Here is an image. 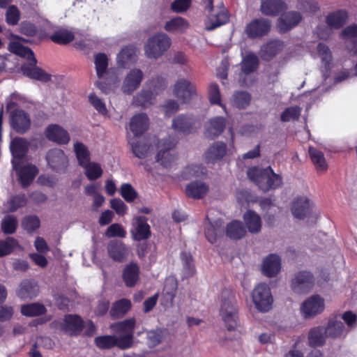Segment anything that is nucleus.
I'll list each match as a JSON object with an SVG mask.
<instances>
[{
	"label": "nucleus",
	"instance_id": "obj_1",
	"mask_svg": "<svg viewBox=\"0 0 357 357\" xmlns=\"http://www.w3.org/2000/svg\"><path fill=\"white\" fill-rule=\"evenodd\" d=\"M7 38L10 40L8 46V50L20 57L26 59L29 61L28 63H24L21 66L23 75L30 79L42 82L50 81L51 75L36 66L37 60L33 51L21 43L22 41H24V39L13 33H8Z\"/></svg>",
	"mask_w": 357,
	"mask_h": 357
},
{
	"label": "nucleus",
	"instance_id": "obj_2",
	"mask_svg": "<svg viewBox=\"0 0 357 357\" xmlns=\"http://www.w3.org/2000/svg\"><path fill=\"white\" fill-rule=\"evenodd\" d=\"M247 174L264 192L276 188L282 184L280 176L274 173L270 167L264 169L252 167L248 170Z\"/></svg>",
	"mask_w": 357,
	"mask_h": 357
},
{
	"label": "nucleus",
	"instance_id": "obj_3",
	"mask_svg": "<svg viewBox=\"0 0 357 357\" xmlns=\"http://www.w3.org/2000/svg\"><path fill=\"white\" fill-rule=\"evenodd\" d=\"M172 41L165 33H158L149 37L144 45V54L149 59H158L170 47Z\"/></svg>",
	"mask_w": 357,
	"mask_h": 357
},
{
	"label": "nucleus",
	"instance_id": "obj_4",
	"mask_svg": "<svg viewBox=\"0 0 357 357\" xmlns=\"http://www.w3.org/2000/svg\"><path fill=\"white\" fill-rule=\"evenodd\" d=\"M177 143V138L169 137L162 139L158 145V152L156 155V162L164 167H171L176 160L174 148Z\"/></svg>",
	"mask_w": 357,
	"mask_h": 357
},
{
	"label": "nucleus",
	"instance_id": "obj_5",
	"mask_svg": "<svg viewBox=\"0 0 357 357\" xmlns=\"http://www.w3.org/2000/svg\"><path fill=\"white\" fill-rule=\"evenodd\" d=\"M252 299L255 307L260 312H266L272 308L273 298L271 288L266 283H259L254 287Z\"/></svg>",
	"mask_w": 357,
	"mask_h": 357
},
{
	"label": "nucleus",
	"instance_id": "obj_6",
	"mask_svg": "<svg viewBox=\"0 0 357 357\" xmlns=\"http://www.w3.org/2000/svg\"><path fill=\"white\" fill-rule=\"evenodd\" d=\"M162 86V82L158 79L149 81L141 93L135 96L134 102L144 107L150 106L153 104L155 97Z\"/></svg>",
	"mask_w": 357,
	"mask_h": 357
},
{
	"label": "nucleus",
	"instance_id": "obj_7",
	"mask_svg": "<svg viewBox=\"0 0 357 357\" xmlns=\"http://www.w3.org/2000/svg\"><path fill=\"white\" fill-rule=\"evenodd\" d=\"M135 325V319H129L113 326L114 330L118 334L119 347L128 349L132 346Z\"/></svg>",
	"mask_w": 357,
	"mask_h": 357
},
{
	"label": "nucleus",
	"instance_id": "obj_8",
	"mask_svg": "<svg viewBox=\"0 0 357 357\" xmlns=\"http://www.w3.org/2000/svg\"><path fill=\"white\" fill-rule=\"evenodd\" d=\"M220 314L228 331H234L238 326L236 304L234 299L222 301Z\"/></svg>",
	"mask_w": 357,
	"mask_h": 357
},
{
	"label": "nucleus",
	"instance_id": "obj_9",
	"mask_svg": "<svg viewBox=\"0 0 357 357\" xmlns=\"http://www.w3.org/2000/svg\"><path fill=\"white\" fill-rule=\"evenodd\" d=\"M173 94L183 103L190 102L196 96L195 86L185 78H179L172 88Z\"/></svg>",
	"mask_w": 357,
	"mask_h": 357
},
{
	"label": "nucleus",
	"instance_id": "obj_10",
	"mask_svg": "<svg viewBox=\"0 0 357 357\" xmlns=\"http://www.w3.org/2000/svg\"><path fill=\"white\" fill-rule=\"evenodd\" d=\"M259 58L253 53H248L243 57L241 62V73L240 74V82L242 84L248 86L252 84L253 79L250 74L257 70L259 66Z\"/></svg>",
	"mask_w": 357,
	"mask_h": 357
},
{
	"label": "nucleus",
	"instance_id": "obj_11",
	"mask_svg": "<svg viewBox=\"0 0 357 357\" xmlns=\"http://www.w3.org/2000/svg\"><path fill=\"white\" fill-rule=\"evenodd\" d=\"M325 301L319 295H314L303 301L301 313L305 319H311L324 312Z\"/></svg>",
	"mask_w": 357,
	"mask_h": 357
},
{
	"label": "nucleus",
	"instance_id": "obj_12",
	"mask_svg": "<svg viewBox=\"0 0 357 357\" xmlns=\"http://www.w3.org/2000/svg\"><path fill=\"white\" fill-rule=\"evenodd\" d=\"M13 168L16 171L18 178L23 187L28 186L38 174L37 167L31 163L12 160Z\"/></svg>",
	"mask_w": 357,
	"mask_h": 357
},
{
	"label": "nucleus",
	"instance_id": "obj_13",
	"mask_svg": "<svg viewBox=\"0 0 357 357\" xmlns=\"http://www.w3.org/2000/svg\"><path fill=\"white\" fill-rule=\"evenodd\" d=\"M211 6H212V5ZM205 8L208 10L209 13L212 12L205 22L206 30H213L214 29L228 22L229 16L227 10L224 7L218 8L216 10H213V7H211V10H210L208 8V3H206Z\"/></svg>",
	"mask_w": 357,
	"mask_h": 357
},
{
	"label": "nucleus",
	"instance_id": "obj_14",
	"mask_svg": "<svg viewBox=\"0 0 357 357\" xmlns=\"http://www.w3.org/2000/svg\"><path fill=\"white\" fill-rule=\"evenodd\" d=\"M144 79V73L138 68L130 70L126 75L121 90L126 94H131L137 90Z\"/></svg>",
	"mask_w": 357,
	"mask_h": 357
},
{
	"label": "nucleus",
	"instance_id": "obj_15",
	"mask_svg": "<svg viewBox=\"0 0 357 357\" xmlns=\"http://www.w3.org/2000/svg\"><path fill=\"white\" fill-rule=\"evenodd\" d=\"M314 280L307 271H301L295 275L291 281V288L297 294L307 293L312 287Z\"/></svg>",
	"mask_w": 357,
	"mask_h": 357
},
{
	"label": "nucleus",
	"instance_id": "obj_16",
	"mask_svg": "<svg viewBox=\"0 0 357 357\" xmlns=\"http://www.w3.org/2000/svg\"><path fill=\"white\" fill-rule=\"evenodd\" d=\"M107 253L115 261L123 262L127 260L131 252L130 248L121 241H111L107 247Z\"/></svg>",
	"mask_w": 357,
	"mask_h": 357
},
{
	"label": "nucleus",
	"instance_id": "obj_17",
	"mask_svg": "<svg viewBox=\"0 0 357 357\" xmlns=\"http://www.w3.org/2000/svg\"><path fill=\"white\" fill-rule=\"evenodd\" d=\"M130 234L133 240L137 241L147 239L151 236L150 227L145 217L137 216L133 219Z\"/></svg>",
	"mask_w": 357,
	"mask_h": 357
},
{
	"label": "nucleus",
	"instance_id": "obj_18",
	"mask_svg": "<svg viewBox=\"0 0 357 357\" xmlns=\"http://www.w3.org/2000/svg\"><path fill=\"white\" fill-rule=\"evenodd\" d=\"M312 204L306 197H296L291 204V211L294 218L304 219L311 214Z\"/></svg>",
	"mask_w": 357,
	"mask_h": 357
},
{
	"label": "nucleus",
	"instance_id": "obj_19",
	"mask_svg": "<svg viewBox=\"0 0 357 357\" xmlns=\"http://www.w3.org/2000/svg\"><path fill=\"white\" fill-rule=\"evenodd\" d=\"M11 127L21 134L26 132L31 124L29 116L22 109H15L10 114Z\"/></svg>",
	"mask_w": 357,
	"mask_h": 357
},
{
	"label": "nucleus",
	"instance_id": "obj_20",
	"mask_svg": "<svg viewBox=\"0 0 357 357\" xmlns=\"http://www.w3.org/2000/svg\"><path fill=\"white\" fill-rule=\"evenodd\" d=\"M197 127L198 123L190 115H178L172 120V128L180 133H190Z\"/></svg>",
	"mask_w": 357,
	"mask_h": 357
},
{
	"label": "nucleus",
	"instance_id": "obj_21",
	"mask_svg": "<svg viewBox=\"0 0 357 357\" xmlns=\"http://www.w3.org/2000/svg\"><path fill=\"white\" fill-rule=\"evenodd\" d=\"M282 262L276 254H270L266 257L261 264L262 273L268 278H273L280 272Z\"/></svg>",
	"mask_w": 357,
	"mask_h": 357
},
{
	"label": "nucleus",
	"instance_id": "obj_22",
	"mask_svg": "<svg viewBox=\"0 0 357 357\" xmlns=\"http://www.w3.org/2000/svg\"><path fill=\"white\" fill-rule=\"evenodd\" d=\"M271 24L265 19H258L252 21L245 28L247 35L251 38L264 36L268 33Z\"/></svg>",
	"mask_w": 357,
	"mask_h": 357
},
{
	"label": "nucleus",
	"instance_id": "obj_23",
	"mask_svg": "<svg viewBox=\"0 0 357 357\" xmlns=\"http://www.w3.org/2000/svg\"><path fill=\"white\" fill-rule=\"evenodd\" d=\"M46 158L49 166L53 169L63 171L67 167V157L60 149H55L49 151Z\"/></svg>",
	"mask_w": 357,
	"mask_h": 357
},
{
	"label": "nucleus",
	"instance_id": "obj_24",
	"mask_svg": "<svg viewBox=\"0 0 357 357\" xmlns=\"http://www.w3.org/2000/svg\"><path fill=\"white\" fill-rule=\"evenodd\" d=\"M302 20L298 12L290 11L282 15L278 20V29L280 32H286L297 26Z\"/></svg>",
	"mask_w": 357,
	"mask_h": 357
},
{
	"label": "nucleus",
	"instance_id": "obj_25",
	"mask_svg": "<svg viewBox=\"0 0 357 357\" xmlns=\"http://www.w3.org/2000/svg\"><path fill=\"white\" fill-rule=\"evenodd\" d=\"M83 327L84 322L81 317L77 315H66L60 322L61 329L71 335L79 333Z\"/></svg>",
	"mask_w": 357,
	"mask_h": 357
},
{
	"label": "nucleus",
	"instance_id": "obj_26",
	"mask_svg": "<svg viewBox=\"0 0 357 357\" xmlns=\"http://www.w3.org/2000/svg\"><path fill=\"white\" fill-rule=\"evenodd\" d=\"M226 120L223 117H215L210 119L205 125L204 136L208 139L218 137L224 130Z\"/></svg>",
	"mask_w": 357,
	"mask_h": 357
},
{
	"label": "nucleus",
	"instance_id": "obj_27",
	"mask_svg": "<svg viewBox=\"0 0 357 357\" xmlns=\"http://www.w3.org/2000/svg\"><path fill=\"white\" fill-rule=\"evenodd\" d=\"M177 281L174 277H168L165 280L162 292L161 303L164 306H172L177 289Z\"/></svg>",
	"mask_w": 357,
	"mask_h": 357
},
{
	"label": "nucleus",
	"instance_id": "obj_28",
	"mask_svg": "<svg viewBox=\"0 0 357 357\" xmlns=\"http://www.w3.org/2000/svg\"><path fill=\"white\" fill-rule=\"evenodd\" d=\"M38 285L35 280H25L20 283L17 294L22 299L33 298L38 295Z\"/></svg>",
	"mask_w": 357,
	"mask_h": 357
},
{
	"label": "nucleus",
	"instance_id": "obj_29",
	"mask_svg": "<svg viewBox=\"0 0 357 357\" xmlns=\"http://www.w3.org/2000/svg\"><path fill=\"white\" fill-rule=\"evenodd\" d=\"M117 63L122 68H127L137 61V48L134 46H126L118 54Z\"/></svg>",
	"mask_w": 357,
	"mask_h": 357
},
{
	"label": "nucleus",
	"instance_id": "obj_30",
	"mask_svg": "<svg viewBox=\"0 0 357 357\" xmlns=\"http://www.w3.org/2000/svg\"><path fill=\"white\" fill-rule=\"evenodd\" d=\"M149 121L146 114H137L130 121V130L135 137L142 135L149 128Z\"/></svg>",
	"mask_w": 357,
	"mask_h": 357
},
{
	"label": "nucleus",
	"instance_id": "obj_31",
	"mask_svg": "<svg viewBox=\"0 0 357 357\" xmlns=\"http://www.w3.org/2000/svg\"><path fill=\"white\" fill-rule=\"evenodd\" d=\"M45 135L47 139L59 144H67L70 140L67 131L58 125L49 126Z\"/></svg>",
	"mask_w": 357,
	"mask_h": 357
},
{
	"label": "nucleus",
	"instance_id": "obj_32",
	"mask_svg": "<svg viewBox=\"0 0 357 357\" xmlns=\"http://www.w3.org/2000/svg\"><path fill=\"white\" fill-rule=\"evenodd\" d=\"M244 224L248 231L251 234L260 232L262 226L261 217L255 211L248 210L243 216Z\"/></svg>",
	"mask_w": 357,
	"mask_h": 357
},
{
	"label": "nucleus",
	"instance_id": "obj_33",
	"mask_svg": "<svg viewBox=\"0 0 357 357\" xmlns=\"http://www.w3.org/2000/svg\"><path fill=\"white\" fill-rule=\"evenodd\" d=\"M29 148L28 142L22 137H15L10 142V149L13 157L12 160L20 162V159L25 156Z\"/></svg>",
	"mask_w": 357,
	"mask_h": 357
},
{
	"label": "nucleus",
	"instance_id": "obj_34",
	"mask_svg": "<svg viewBox=\"0 0 357 357\" xmlns=\"http://www.w3.org/2000/svg\"><path fill=\"white\" fill-rule=\"evenodd\" d=\"M225 154L226 144L222 142H217L208 149L204 157L206 162L214 163L222 159Z\"/></svg>",
	"mask_w": 357,
	"mask_h": 357
},
{
	"label": "nucleus",
	"instance_id": "obj_35",
	"mask_svg": "<svg viewBox=\"0 0 357 357\" xmlns=\"http://www.w3.org/2000/svg\"><path fill=\"white\" fill-rule=\"evenodd\" d=\"M286 8L285 3L281 0H264L260 6L261 12L265 15H276Z\"/></svg>",
	"mask_w": 357,
	"mask_h": 357
},
{
	"label": "nucleus",
	"instance_id": "obj_36",
	"mask_svg": "<svg viewBox=\"0 0 357 357\" xmlns=\"http://www.w3.org/2000/svg\"><path fill=\"white\" fill-rule=\"evenodd\" d=\"M208 190V187L202 181L191 182L185 188L186 195L193 199H201Z\"/></svg>",
	"mask_w": 357,
	"mask_h": 357
},
{
	"label": "nucleus",
	"instance_id": "obj_37",
	"mask_svg": "<svg viewBox=\"0 0 357 357\" xmlns=\"http://www.w3.org/2000/svg\"><path fill=\"white\" fill-rule=\"evenodd\" d=\"M123 280L128 287L135 286L139 279V269L137 264L127 265L123 272Z\"/></svg>",
	"mask_w": 357,
	"mask_h": 357
},
{
	"label": "nucleus",
	"instance_id": "obj_38",
	"mask_svg": "<svg viewBox=\"0 0 357 357\" xmlns=\"http://www.w3.org/2000/svg\"><path fill=\"white\" fill-rule=\"evenodd\" d=\"M246 234V230L239 220H232L226 227V235L231 239H240Z\"/></svg>",
	"mask_w": 357,
	"mask_h": 357
},
{
	"label": "nucleus",
	"instance_id": "obj_39",
	"mask_svg": "<svg viewBox=\"0 0 357 357\" xmlns=\"http://www.w3.org/2000/svg\"><path fill=\"white\" fill-rule=\"evenodd\" d=\"M207 218L208 222L206 225L205 236L208 242L213 243L216 241L218 236L221 234L222 222L220 220H216L212 222L208 216Z\"/></svg>",
	"mask_w": 357,
	"mask_h": 357
},
{
	"label": "nucleus",
	"instance_id": "obj_40",
	"mask_svg": "<svg viewBox=\"0 0 357 357\" xmlns=\"http://www.w3.org/2000/svg\"><path fill=\"white\" fill-rule=\"evenodd\" d=\"M324 329L325 334L327 337L332 338L339 337L344 334V326L340 320L335 318L331 319L326 327Z\"/></svg>",
	"mask_w": 357,
	"mask_h": 357
},
{
	"label": "nucleus",
	"instance_id": "obj_41",
	"mask_svg": "<svg viewBox=\"0 0 357 357\" xmlns=\"http://www.w3.org/2000/svg\"><path fill=\"white\" fill-rule=\"evenodd\" d=\"M188 26V22L185 19L176 17L166 22L165 29L172 33H183Z\"/></svg>",
	"mask_w": 357,
	"mask_h": 357
},
{
	"label": "nucleus",
	"instance_id": "obj_42",
	"mask_svg": "<svg viewBox=\"0 0 357 357\" xmlns=\"http://www.w3.org/2000/svg\"><path fill=\"white\" fill-rule=\"evenodd\" d=\"M309 154L318 172H324L327 169L328 165L322 151L317 150L315 148L310 147Z\"/></svg>",
	"mask_w": 357,
	"mask_h": 357
},
{
	"label": "nucleus",
	"instance_id": "obj_43",
	"mask_svg": "<svg viewBox=\"0 0 357 357\" xmlns=\"http://www.w3.org/2000/svg\"><path fill=\"white\" fill-rule=\"evenodd\" d=\"M74 33L66 29H59L50 36V39L57 44L64 45L73 41Z\"/></svg>",
	"mask_w": 357,
	"mask_h": 357
},
{
	"label": "nucleus",
	"instance_id": "obj_44",
	"mask_svg": "<svg viewBox=\"0 0 357 357\" xmlns=\"http://www.w3.org/2000/svg\"><path fill=\"white\" fill-rule=\"evenodd\" d=\"M283 48V43L280 41H271L261 48V56L263 59L268 60Z\"/></svg>",
	"mask_w": 357,
	"mask_h": 357
},
{
	"label": "nucleus",
	"instance_id": "obj_45",
	"mask_svg": "<svg viewBox=\"0 0 357 357\" xmlns=\"http://www.w3.org/2000/svg\"><path fill=\"white\" fill-rule=\"evenodd\" d=\"M324 329L321 327H315L310 330L308 335V341L311 346L319 347L324 344L326 341Z\"/></svg>",
	"mask_w": 357,
	"mask_h": 357
},
{
	"label": "nucleus",
	"instance_id": "obj_46",
	"mask_svg": "<svg viewBox=\"0 0 357 357\" xmlns=\"http://www.w3.org/2000/svg\"><path fill=\"white\" fill-rule=\"evenodd\" d=\"M231 104L238 109H245L250 102V96L245 91H238L234 93L231 98Z\"/></svg>",
	"mask_w": 357,
	"mask_h": 357
},
{
	"label": "nucleus",
	"instance_id": "obj_47",
	"mask_svg": "<svg viewBox=\"0 0 357 357\" xmlns=\"http://www.w3.org/2000/svg\"><path fill=\"white\" fill-rule=\"evenodd\" d=\"M347 15L344 11H338L327 16L326 22L333 29H338L346 23Z\"/></svg>",
	"mask_w": 357,
	"mask_h": 357
},
{
	"label": "nucleus",
	"instance_id": "obj_48",
	"mask_svg": "<svg viewBox=\"0 0 357 357\" xmlns=\"http://www.w3.org/2000/svg\"><path fill=\"white\" fill-rule=\"evenodd\" d=\"M82 167L84 169L86 176L90 181L96 180L102 174V169L98 163L89 161Z\"/></svg>",
	"mask_w": 357,
	"mask_h": 357
},
{
	"label": "nucleus",
	"instance_id": "obj_49",
	"mask_svg": "<svg viewBox=\"0 0 357 357\" xmlns=\"http://www.w3.org/2000/svg\"><path fill=\"white\" fill-rule=\"evenodd\" d=\"M131 307V302L128 299H121L114 303L110 310L112 317H120L123 316Z\"/></svg>",
	"mask_w": 357,
	"mask_h": 357
},
{
	"label": "nucleus",
	"instance_id": "obj_50",
	"mask_svg": "<svg viewBox=\"0 0 357 357\" xmlns=\"http://www.w3.org/2000/svg\"><path fill=\"white\" fill-rule=\"evenodd\" d=\"M132 152L139 158H145L150 153V146L144 142H137L133 138L129 139Z\"/></svg>",
	"mask_w": 357,
	"mask_h": 357
},
{
	"label": "nucleus",
	"instance_id": "obj_51",
	"mask_svg": "<svg viewBox=\"0 0 357 357\" xmlns=\"http://www.w3.org/2000/svg\"><path fill=\"white\" fill-rule=\"evenodd\" d=\"M181 261L183 266V278H187L192 276L195 274V268L192 256L189 253L183 252L181 254Z\"/></svg>",
	"mask_w": 357,
	"mask_h": 357
},
{
	"label": "nucleus",
	"instance_id": "obj_52",
	"mask_svg": "<svg viewBox=\"0 0 357 357\" xmlns=\"http://www.w3.org/2000/svg\"><path fill=\"white\" fill-rule=\"evenodd\" d=\"M94 63L96 74L99 79H101L107 71L108 59L105 54L99 53L95 55Z\"/></svg>",
	"mask_w": 357,
	"mask_h": 357
},
{
	"label": "nucleus",
	"instance_id": "obj_53",
	"mask_svg": "<svg viewBox=\"0 0 357 357\" xmlns=\"http://www.w3.org/2000/svg\"><path fill=\"white\" fill-rule=\"evenodd\" d=\"M21 312L23 315L27 317H34L43 314L45 312V308L43 305L36 303L22 305Z\"/></svg>",
	"mask_w": 357,
	"mask_h": 357
},
{
	"label": "nucleus",
	"instance_id": "obj_54",
	"mask_svg": "<svg viewBox=\"0 0 357 357\" xmlns=\"http://www.w3.org/2000/svg\"><path fill=\"white\" fill-rule=\"evenodd\" d=\"M208 99L211 104L218 105L222 107L224 111L227 113L226 106L221 102V95L218 84L211 83L208 86Z\"/></svg>",
	"mask_w": 357,
	"mask_h": 357
},
{
	"label": "nucleus",
	"instance_id": "obj_55",
	"mask_svg": "<svg viewBox=\"0 0 357 357\" xmlns=\"http://www.w3.org/2000/svg\"><path fill=\"white\" fill-rule=\"evenodd\" d=\"M95 343L100 349H109L115 345L119 347V339L116 335L100 336L95 339Z\"/></svg>",
	"mask_w": 357,
	"mask_h": 357
},
{
	"label": "nucleus",
	"instance_id": "obj_56",
	"mask_svg": "<svg viewBox=\"0 0 357 357\" xmlns=\"http://www.w3.org/2000/svg\"><path fill=\"white\" fill-rule=\"evenodd\" d=\"M74 151L80 166L90 161L89 152L86 146L82 143L76 142L74 144Z\"/></svg>",
	"mask_w": 357,
	"mask_h": 357
},
{
	"label": "nucleus",
	"instance_id": "obj_57",
	"mask_svg": "<svg viewBox=\"0 0 357 357\" xmlns=\"http://www.w3.org/2000/svg\"><path fill=\"white\" fill-rule=\"evenodd\" d=\"M17 247L18 243L13 238L8 237L5 240H0V257L10 254Z\"/></svg>",
	"mask_w": 357,
	"mask_h": 357
},
{
	"label": "nucleus",
	"instance_id": "obj_58",
	"mask_svg": "<svg viewBox=\"0 0 357 357\" xmlns=\"http://www.w3.org/2000/svg\"><path fill=\"white\" fill-rule=\"evenodd\" d=\"M26 204V199L24 195H20L10 198L5 204L8 211L13 212Z\"/></svg>",
	"mask_w": 357,
	"mask_h": 357
},
{
	"label": "nucleus",
	"instance_id": "obj_59",
	"mask_svg": "<svg viewBox=\"0 0 357 357\" xmlns=\"http://www.w3.org/2000/svg\"><path fill=\"white\" fill-rule=\"evenodd\" d=\"M206 173V169L201 165H190L187 166L183 171V176L189 179L195 176H199Z\"/></svg>",
	"mask_w": 357,
	"mask_h": 357
},
{
	"label": "nucleus",
	"instance_id": "obj_60",
	"mask_svg": "<svg viewBox=\"0 0 357 357\" xmlns=\"http://www.w3.org/2000/svg\"><path fill=\"white\" fill-rule=\"evenodd\" d=\"M17 221L13 215L6 216L1 222V229L4 234H10L15 231Z\"/></svg>",
	"mask_w": 357,
	"mask_h": 357
},
{
	"label": "nucleus",
	"instance_id": "obj_61",
	"mask_svg": "<svg viewBox=\"0 0 357 357\" xmlns=\"http://www.w3.org/2000/svg\"><path fill=\"white\" fill-rule=\"evenodd\" d=\"M126 229L119 223L111 225L105 231V236L108 238L119 237L123 238L126 236Z\"/></svg>",
	"mask_w": 357,
	"mask_h": 357
},
{
	"label": "nucleus",
	"instance_id": "obj_62",
	"mask_svg": "<svg viewBox=\"0 0 357 357\" xmlns=\"http://www.w3.org/2000/svg\"><path fill=\"white\" fill-rule=\"evenodd\" d=\"M120 193L122 197L128 202H132L137 195L135 190L129 183H123L121 185Z\"/></svg>",
	"mask_w": 357,
	"mask_h": 357
},
{
	"label": "nucleus",
	"instance_id": "obj_63",
	"mask_svg": "<svg viewBox=\"0 0 357 357\" xmlns=\"http://www.w3.org/2000/svg\"><path fill=\"white\" fill-rule=\"evenodd\" d=\"M20 19V12L15 6H10L6 13V22L10 25H16Z\"/></svg>",
	"mask_w": 357,
	"mask_h": 357
},
{
	"label": "nucleus",
	"instance_id": "obj_64",
	"mask_svg": "<svg viewBox=\"0 0 357 357\" xmlns=\"http://www.w3.org/2000/svg\"><path fill=\"white\" fill-rule=\"evenodd\" d=\"M301 109L298 107L287 108L281 114V120L287 122L297 119L301 114Z\"/></svg>",
	"mask_w": 357,
	"mask_h": 357
}]
</instances>
